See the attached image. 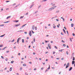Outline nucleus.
Segmentation results:
<instances>
[{"label":"nucleus","instance_id":"obj_7","mask_svg":"<svg viewBox=\"0 0 75 75\" xmlns=\"http://www.w3.org/2000/svg\"><path fill=\"white\" fill-rule=\"evenodd\" d=\"M72 67H71L69 69V71H71V70H72Z\"/></svg>","mask_w":75,"mask_h":75},{"label":"nucleus","instance_id":"obj_62","mask_svg":"<svg viewBox=\"0 0 75 75\" xmlns=\"http://www.w3.org/2000/svg\"><path fill=\"white\" fill-rule=\"evenodd\" d=\"M66 65V64H65L64 65V67H65Z\"/></svg>","mask_w":75,"mask_h":75},{"label":"nucleus","instance_id":"obj_23","mask_svg":"<svg viewBox=\"0 0 75 75\" xmlns=\"http://www.w3.org/2000/svg\"><path fill=\"white\" fill-rule=\"evenodd\" d=\"M26 65L25 64H23V66L25 67V66H26Z\"/></svg>","mask_w":75,"mask_h":75},{"label":"nucleus","instance_id":"obj_33","mask_svg":"<svg viewBox=\"0 0 75 75\" xmlns=\"http://www.w3.org/2000/svg\"><path fill=\"white\" fill-rule=\"evenodd\" d=\"M75 60V57H73V60L74 61Z\"/></svg>","mask_w":75,"mask_h":75},{"label":"nucleus","instance_id":"obj_5","mask_svg":"<svg viewBox=\"0 0 75 75\" xmlns=\"http://www.w3.org/2000/svg\"><path fill=\"white\" fill-rule=\"evenodd\" d=\"M21 38L20 37L18 39L17 42L18 43V42H19V40H21Z\"/></svg>","mask_w":75,"mask_h":75},{"label":"nucleus","instance_id":"obj_54","mask_svg":"<svg viewBox=\"0 0 75 75\" xmlns=\"http://www.w3.org/2000/svg\"><path fill=\"white\" fill-rule=\"evenodd\" d=\"M21 31H22V30H21L18 31V32H21Z\"/></svg>","mask_w":75,"mask_h":75},{"label":"nucleus","instance_id":"obj_2","mask_svg":"<svg viewBox=\"0 0 75 75\" xmlns=\"http://www.w3.org/2000/svg\"><path fill=\"white\" fill-rule=\"evenodd\" d=\"M20 25H21L19 23L18 24H15L14 25L15 27H18V26H20Z\"/></svg>","mask_w":75,"mask_h":75},{"label":"nucleus","instance_id":"obj_10","mask_svg":"<svg viewBox=\"0 0 75 75\" xmlns=\"http://www.w3.org/2000/svg\"><path fill=\"white\" fill-rule=\"evenodd\" d=\"M51 5L52 6H55V4H53V3H52L51 4Z\"/></svg>","mask_w":75,"mask_h":75},{"label":"nucleus","instance_id":"obj_11","mask_svg":"<svg viewBox=\"0 0 75 75\" xmlns=\"http://www.w3.org/2000/svg\"><path fill=\"white\" fill-rule=\"evenodd\" d=\"M12 69H13V68L11 67L9 69L10 71H12Z\"/></svg>","mask_w":75,"mask_h":75},{"label":"nucleus","instance_id":"obj_42","mask_svg":"<svg viewBox=\"0 0 75 75\" xmlns=\"http://www.w3.org/2000/svg\"><path fill=\"white\" fill-rule=\"evenodd\" d=\"M24 33H25V34H27V32H24Z\"/></svg>","mask_w":75,"mask_h":75},{"label":"nucleus","instance_id":"obj_29","mask_svg":"<svg viewBox=\"0 0 75 75\" xmlns=\"http://www.w3.org/2000/svg\"><path fill=\"white\" fill-rule=\"evenodd\" d=\"M59 52H62V50H59Z\"/></svg>","mask_w":75,"mask_h":75},{"label":"nucleus","instance_id":"obj_27","mask_svg":"<svg viewBox=\"0 0 75 75\" xmlns=\"http://www.w3.org/2000/svg\"><path fill=\"white\" fill-rule=\"evenodd\" d=\"M33 41L34 42H35V38H33Z\"/></svg>","mask_w":75,"mask_h":75},{"label":"nucleus","instance_id":"obj_17","mask_svg":"<svg viewBox=\"0 0 75 75\" xmlns=\"http://www.w3.org/2000/svg\"><path fill=\"white\" fill-rule=\"evenodd\" d=\"M7 47H5L3 49H2V50H5V49H6V48H7Z\"/></svg>","mask_w":75,"mask_h":75},{"label":"nucleus","instance_id":"obj_13","mask_svg":"<svg viewBox=\"0 0 75 75\" xmlns=\"http://www.w3.org/2000/svg\"><path fill=\"white\" fill-rule=\"evenodd\" d=\"M22 41L23 43H24V40L23 39L22 40Z\"/></svg>","mask_w":75,"mask_h":75},{"label":"nucleus","instance_id":"obj_8","mask_svg":"<svg viewBox=\"0 0 75 75\" xmlns=\"http://www.w3.org/2000/svg\"><path fill=\"white\" fill-rule=\"evenodd\" d=\"M35 28V25H34L32 26V30H34Z\"/></svg>","mask_w":75,"mask_h":75},{"label":"nucleus","instance_id":"obj_35","mask_svg":"<svg viewBox=\"0 0 75 75\" xmlns=\"http://www.w3.org/2000/svg\"><path fill=\"white\" fill-rule=\"evenodd\" d=\"M55 27H56V26H55V25H54V26H53V28H55Z\"/></svg>","mask_w":75,"mask_h":75},{"label":"nucleus","instance_id":"obj_12","mask_svg":"<svg viewBox=\"0 0 75 75\" xmlns=\"http://www.w3.org/2000/svg\"><path fill=\"white\" fill-rule=\"evenodd\" d=\"M75 61H72V64L73 65V64H75Z\"/></svg>","mask_w":75,"mask_h":75},{"label":"nucleus","instance_id":"obj_63","mask_svg":"<svg viewBox=\"0 0 75 75\" xmlns=\"http://www.w3.org/2000/svg\"><path fill=\"white\" fill-rule=\"evenodd\" d=\"M48 61V60L47 59L46 60V61Z\"/></svg>","mask_w":75,"mask_h":75},{"label":"nucleus","instance_id":"obj_44","mask_svg":"<svg viewBox=\"0 0 75 75\" xmlns=\"http://www.w3.org/2000/svg\"><path fill=\"white\" fill-rule=\"evenodd\" d=\"M41 5H40V6H39L38 7V8H40L41 7Z\"/></svg>","mask_w":75,"mask_h":75},{"label":"nucleus","instance_id":"obj_16","mask_svg":"<svg viewBox=\"0 0 75 75\" xmlns=\"http://www.w3.org/2000/svg\"><path fill=\"white\" fill-rule=\"evenodd\" d=\"M67 66H68V67H69V63H68L67 64Z\"/></svg>","mask_w":75,"mask_h":75},{"label":"nucleus","instance_id":"obj_4","mask_svg":"<svg viewBox=\"0 0 75 75\" xmlns=\"http://www.w3.org/2000/svg\"><path fill=\"white\" fill-rule=\"evenodd\" d=\"M31 34H32L31 31V30H30L29 31V35L30 37H31V36H32Z\"/></svg>","mask_w":75,"mask_h":75},{"label":"nucleus","instance_id":"obj_31","mask_svg":"<svg viewBox=\"0 0 75 75\" xmlns=\"http://www.w3.org/2000/svg\"><path fill=\"white\" fill-rule=\"evenodd\" d=\"M4 25L2 24V25H0L1 27L2 26H4Z\"/></svg>","mask_w":75,"mask_h":75},{"label":"nucleus","instance_id":"obj_53","mask_svg":"<svg viewBox=\"0 0 75 75\" xmlns=\"http://www.w3.org/2000/svg\"><path fill=\"white\" fill-rule=\"evenodd\" d=\"M1 58L2 59H3V58H4V57H3V56H1Z\"/></svg>","mask_w":75,"mask_h":75},{"label":"nucleus","instance_id":"obj_39","mask_svg":"<svg viewBox=\"0 0 75 75\" xmlns=\"http://www.w3.org/2000/svg\"><path fill=\"white\" fill-rule=\"evenodd\" d=\"M61 60H64V58H62L61 59Z\"/></svg>","mask_w":75,"mask_h":75},{"label":"nucleus","instance_id":"obj_38","mask_svg":"<svg viewBox=\"0 0 75 75\" xmlns=\"http://www.w3.org/2000/svg\"><path fill=\"white\" fill-rule=\"evenodd\" d=\"M3 45H0V47H3Z\"/></svg>","mask_w":75,"mask_h":75},{"label":"nucleus","instance_id":"obj_26","mask_svg":"<svg viewBox=\"0 0 75 75\" xmlns=\"http://www.w3.org/2000/svg\"><path fill=\"white\" fill-rule=\"evenodd\" d=\"M14 21L16 22V23H17V22H18L19 21L18 20V21Z\"/></svg>","mask_w":75,"mask_h":75},{"label":"nucleus","instance_id":"obj_64","mask_svg":"<svg viewBox=\"0 0 75 75\" xmlns=\"http://www.w3.org/2000/svg\"><path fill=\"white\" fill-rule=\"evenodd\" d=\"M52 69H54V67H53L52 68Z\"/></svg>","mask_w":75,"mask_h":75},{"label":"nucleus","instance_id":"obj_47","mask_svg":"<svg viewBox=\"0 0 75 75\" xmlns=\"http://www.w3.org/2000/svg\"><path fill=\"white\" fill-rule=\"evenodd\" d=\"M25 74L26 75H28V74H27V73H25Z\"/></svg>","mask_w":75,"mask_h":75},{"label":"nucleus","instance_id":"obj_55","mask_svg":"<svg viewBox=\"0 0 75 75\" xmlns=\"http://www.w3.org/2000/svg\"><path fill=\"white\" fill-rule=\"evenodd\" d=\"M64 28L65 30H67V28H66V27H64Z\"/></svg>","mask_w":75,"mask_h":75},{"label":"nucleus","instance_id":"obj_43","mask_svg":"<svg viewBox=\"0 0 75 75\" xmlns=\"http://www.w3.org/2000/svg\"><path fill=\"white\" fill-rule=\"evenodd\" d=\"M54 47H55L56 49H58V48H57V46H55Z\"/></svg>","mask_w":75,"mask_h":75},{"label":"nucleus","instance_id":"obj_49","mask_svg":"<svg viewBox=\"0 0 75 75\" xmlns=\"http://www.w3.org/2000/svg\"><path fill=\"white\" fill-rule=\"evenodd\" d=\"M53 54H54L55 53V52H53Z\"/></svg>","mask_w":75,"mask_h":75},{"label":"nucleus","instance_id":"obj_46","mask_svg":"<svg viewBox=\"0 0 75 75\" xmlns=\"http://www.w3.org/2000/svg\"><path fill=\"white\" fill-rule=\"evenodd\" d=\"M7 69V67H6L5 69L4 70H6V69Z\"/></svg>","mask_w":75,"mask_h":75},{"label":"nucleus","instance_id":"obj_45","mask_svg":"<svg viewBox=\"0 0 75 75\" xmlns=\"http://www.w3.org/2000/svg\"><path fill=\"white\" fill-rule=\"evenodd\" d=\"M56 20L57 21H59V20L58 19H57Z\"/></svg>","mask_w":75,"mask_h":75},{"label":"nucleus","instance_id":"obj_50","mask_svg":"<svg viewBox=\"0 0 75 75\" xmlns=\"http://www.w3.org/2000/svg\"><path fill=\"white\" fill-rule=\"evenodd\" d=\"M72 35H73V36H75V34L73 33L72 34Z\"/></svg>","mask_w":75,"mask_h":75},{"label":"nucleus","instance_id":"obj_21","mask_svg":"<svg viewBox=\"0 0 75 75\" xmlns=\"http://www.w3.org/2000/svg\"><path fill=\"white\" fill-rule=\"evenodd\" d=\"M66 54H67V55H68L69 54V52H68L67 51L66 52Z\"/></svg>","mask_w":75,"mask_h":75},{"label":"nucleus","instance_id":"obj_28","mask_svg":"<svg viewBox=\"0 0 75 75\" xmlns=\"http://www.w3.org/2000/svg\"><path fill=\"white\" fill-rule=\"evenodd\" d=\"M63 47H66V45H65V44H63Z\"/></svg>","mask_w":75,"mask_h":75},{"label":"nucleus","instance_id":"obj_37","mask_svg":"<svg viewBox=\"0 0 75 75\" xmlns=\"http://www.w3.org/2000/svg\"><path fill=\"white\" fill-rule=\"evenodd\" d=\"M8 59H5V60L6 61H8Z\"/></svg>","mask_w":75,"mask_h":75},{"label":"nucleus","instance_id":"obj_6","mask_svg":"<svg viewBox=\"0 0 75 75\" xmlns=\"http://www.w3.org/2000/svg\"><path fill=\"white\" fill-rule=\"evenodd\" d=\"M51 45L50 44H48V47H49V49H51Z\"/></svg>","mask_w":75,"mask_h":75},{"label":"nucleus","instance_id":"obj_1","mask_svg":"<svg viewBox=\"0 0 75 75\" xmlns=\"http://www.w3.org/2000/svg\"><path fill=\"white\" fill-rule=\"evenodd\" d=\"M56 7H57V6H54L53 7H52L50 8L48 10V11H51V10H52L54 9V8H55Z\"/></svg>","mask_w":75,"mask_h":75},{"label":"nucleus","instance_id":"obj_60","mask_svg":"<svg viewBox=\"0 0 75 75\" xmlns=\"http://www.w3.org/2000/svg\"><path fill=\"white\" fill-rule=\"evenodd\" d=\"M61 35H63V33H61Z\"/></svg>","mask_w":75,"mask_h":75},{"label":"nucleus","instance_id":"obj_3","mask_svg":"<svg viewBox=\"0 0 75 75\" xmlns=\"http://www.w3.org/2000/svg\"><path fill=\"white\" fill-rule=\"evenodd\" d=\"M26 25H27V24H25V25H23L20 28V29H21V28H23V27H25V26Z\"/></svg>","mask_w":75,"mask_h":75},{"label":"nucleus","instance_id":"obj_52","mask_svg":"<svg viewBox=\"0 0 75 75\" xmlns=\"http://www.w3.org/2000/svg\"><path fill=\"white\" fill-rule=\"evenodd\" d=\"M28 14V13L27 12L26 14H25V15H27Z\"/></svg>","mask_w":75,"mask_h":75},{"label":"nucleus","instance_id":"obj_9","mask_svg":"<svg viewBox=\"0 0 75 75\" xmlns=\"http://www.w3.org/2000/svg\"><path fill=\"white\" fill-rule=\"evenodd\" d=\"M9 22H10V21H6V22H4V23H9Z\"/></svg>","mask_w":75,"mask_h":75},{"label":"nucleus","instance_id":"obj_30","mask_svg":"<svg viewBox=\"0 0 75 75\" xmlns=\"http://www.w3.org/2000/svg\"><path fill=\"white\" fill-rule=\"evenodd\" d=\"M14 61H12L11 62V64H13V62H14Z\"/></svg>","mask_w":75,"mask_h":75},{"label":"nucleus","instance_id":"obj_41","mask_svg":"<svg viewBox=\"0 0 75 75\" xmlns=\"http://www.w3.org/2000/svg\"><path fill=\"white\" fill-rule=\"evenodd\" d=\"M3 69H2L0 70V72L1 71V72H3Z\"/></svg>","mask_w":75,"mask_h":75},{"label":"nucleus","instance_id":"obj_14","mask_svg":"<svg viewBox=\"0 0 75 75\" xmlns=\"http://www.w3.org/2000/svg\"><path fill=\"white\" fill-rule=\"evenodd\" d=\"M50 69V65H49V67L48 68H47V70H49Z\"/></svg>","mask_w":75,"mask_h":75},{"label":"nucleus","instance_id":"obj_34","mask_svg":"<svg viewBox=\"0 0 75 75\" xmlns=\"http://www.w3.org/2000/svg\"><path fill=\"white\" fill-rule=\"evenodd\" d=\"M14 40V39H13V40H12V42H14V40Z\"/></svg>","mask_w":75,"mask_h":75},{"label":"nucleus","instance_id":"obj_48","mask_svg":"<svg viewBox=\"0 0 75 75\" xmlns=\"http://www.w3.org/2000/svg\"><path fill=\"white\" fill-rule=\"evenodd\" d=\"M62 42H65V41H64L63 40H62Z\"/></svg>","mask_w":75,"mask_h":75},{"label":"nucleus","instance_id":"obj_57","mask_svg":"<svg viewBox=\"0 0 75 75\" xmlns=\"http://www.w3.org/2000/svg\"><path fill=\"white\" fill-rule=\"evenodd\" d=\"M33 6H34L33 5H31V7L30 8H31V7H33Z\"/></svg>","mask_w":75,"mask_h":75},{"label":"nucleus","instance_id":"obj_59","mask_svg":"<svg viewBox=\"0 0 75 75\" xmlns=\"http://www.w3.org/2000/svg\"><path fill=\"white\" fill-rule=\"evenodd\" d=\"M48 52L47 51L46 52L45 54H48Z\"/></svg>","mask_w":75,"mask_h":75},{"label":"nucleus","instance_id":"obj_25","mask_svg":"<svg viewBox=\"0 0 75 75\" xmlns=\"http://www.w3.org/2000/svg\"><path fill=\"white\" fill-rule=\"evenodd\" d=\"M59 11H57L56 12V13H59Z\"/></svg>","mask_w":75,"mask_h":75},{"label":"nucleus","instance_id":"obj_36","mask_svg":"<svg viewBox=\"0 0 75 75\" xmlns=\"http://www.w3.org/2000/svg\"><path fill=\"white\" fill-rule=\"evenodd\" d=\"M68 67H69V66H68L66 65V69H67V68H68Z\"/></svg>","mask_w":75,"mask_h":75},{"label":"nucleus","instance_id":"obj_56","mask_svg":"<svg viewBox=\"0 0 75 75\" xmlns=\"http://www.w3.org/2000/svg\"><path fill=\"white\" fill-rule=\"evenodd\" d=\"M35 30H37V26H36L35 27Z\"/></svg>","mask_w":75,"mask_h":75},{"label":"nucleus","instance_id":"obj_32","mask_svg":"<svg viewBox=\"0 0 75 75\" xmlns=\"http://www.w3.org/2000/svg\"><path fill=\"white\" fill-rule=\"evenodd\" d=\"M23 69V68L22 67H21L20 68V70H21V69Z\"/></svg>","mask_w":75,"mask_h":75},{"label":"nucleus","instance_id":"obj_51","mask_svg":"<svg viewBox=\"0 0 75 75\" xmlns=\"http://www.w3.org/2000/svg\"><path fill=\"white\" fill-rule=\"evenodd\" d=\"M48 71V70L47 69L46 70V71H45V72H47Z\"/></svg>","mask_w":75,"mask_h":75},{"label":"nucleus","instance_id":"obj_19","mask_svg":"<svg viewBox=\"0 0 75 75\" xmlns=\"http://www.w3.org/2000/svg\"><path fill=\"white\" fill-rule=\"evenodd\" d=\"M4 35H4V34L3 35H1L0 36V37H4Z\"/></svg>","mask_w":75,"mask_h":75},{"label":"nucleus","instance_id":"obj_40","mask_svg":"<svg viewBox=\"0 0 75 75\" xmlns=\"http://www.w3.org/2000/svg\"><path fill=\"white\" fill-rule=\"evenodd\" d=\"M6 53H9V51H8L6 52Z\"/></svg>","mask_w":75,"mask_h":75},{"label":"nucleus","instance_id":"obj_15","mask_svg":"<svg viewBox=\"0 0 75 75\" xmlns=\"http://www.w3.org/2000/svg\"><path fill=\"white\" fill-rule=\"evenodd\" d=\"M63 30L64 33L65 34H66V32H65V30H64V29H63Z\"/></svg>","mask_w":75,"mask_h":75},{"label":"nucleus","instance_id":"obj_22","mask_svg":"<svg viewBox=\"0 0 75 75\" xmlns=\"http://www.w3.org/2000/svg\"><path fill=\"white\" fill-rule=\"evenodd\" d=\"M67 33L68 34V36L69 35V33H68V31L67 30Z\"/></svg>","mask_w":75,"mask_h":75},{"label":"nucleus","instance_id":"obj_61","mask_svg":"<svg viewBox=\"0 0 75 75\" xmlns=\"http://www.w3.org/2000/svg\"><path fill=\"white\" fill-rule=\"evenodd\" d=\"M61 71H60V72L59 73V74H61Z\"/></svg>","mask_w":75,"mask_h":75},{"label":"nucleus","instance_id":"obj_58","mask_svg":"<svg viewBox=\"0 0 75 75\" xmlns=\"http://www.w3.org/2000/svg\"><path fill=\"white\" fill-rule=\"evenodd\" d=\"M29 64H32V62H29Z\"/></svg>","mask_w":75,"mask_h":75},{"label":"nucleus","instance_id":"obj_18","mask_svg":"<svg viewBox=\"0 0 75 75\" xmlns=\"http://www.w3.org/2000/svg\"><path fill=\"white\" fill-rule=\"evenodd\" d=\"M10 17H11V16H9L8 17H7L6 18V19H8Z\"/></svg>","mask_w":75,"mask_h":75},{"label":"nucleus","instance_id":"obj_20","mask_svg":"<svg viewBox=\"0 0 75 75\" xmlns=\"http://www.w3.org/2000/svg\"><path fill=\"white\" fill-rule=\"evenodd\" d=\"M71 27H74V24H73V23L71 24Z\"/></svg>","mask_w":75,"mask_h":75},{"label":"nucleus","instance_id":"obj_24","mask_svg":"<svg viewBox=\"0 0 75 75\" xmlns=\"http://www.w3.org/2000/svg\"><path fill=\"white\" fill-rule=\"evenodd\" d=\"M24 18V16H21L20 18L21 19V18Z\"/></svg>","mask_w":75,"mask_h":75}]
</instances>
